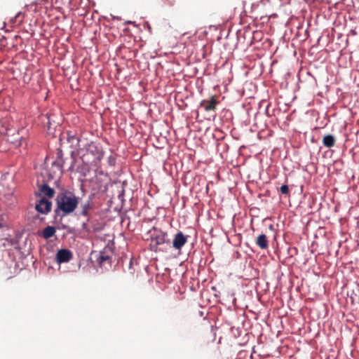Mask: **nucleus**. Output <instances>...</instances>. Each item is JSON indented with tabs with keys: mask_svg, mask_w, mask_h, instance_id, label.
<instances>
[{
	"mask_svg": "<svg viewBox=\"0 0 359 359\" xmlns=\"http://www.w3.org/2000/svg\"><path fill=\"white\" fill-rule=\"evenodd\" d=\"M56 212H62L64 215L73 212L79 205V197L73 192L64 190L56 197Z\"/></svg>",
	"mask_w": 359,
	"mask_h": 359,
	"instance_id": "nucleus-1",
	"label": "nucleus"
},
{
	"mask_svg": "<svg viewBox=\"0 0 359 359\" xmlns=\"http://www.w3.org/2000/svg\"><path fill=\"white\" fill-rule=\"evenodd\" d=\"M114 257V248H103L100 250H93L89 259L93 264L108 269L111 266Z\"/></svg>",
	"mask_w": 359,
	"mask_h": 359,
	"instance_id": "nucleus-2",
	"label": "nucleus"
},
{
	"mask_svg": "<svg viewBox=\"0 0 359 359\" xmlns=\"http://www.w3.org/2000/svg\"><path fill=\"white\" fill-rule=\"evenodd\" d=\"M103 155L101 149L94 143H90L87 145L85 153L81 155V159L85 164L96 165L102 160Z\"/></svg>",
	"mask_w": 359,
	"mask_h": 359,
	"instance_id": "nucleus-3",
	"label": "nucleus"
},
{
	"mask_svg": "<svg viewBox=\"0 0 359 359\" xmlns=\"http://www.w3.org/2000/svg\"><path fill=\"white\" fill-rule=\"evenodd\" d=\"M149 233L151 238L150 247H156L163 244H170V240L168 238L167 233L162 231L154 228L149 231Z\"/></svg>",
	"mask_w": 359,
	"mask_h": 359,
	"instance_id": "nucleus-4",
	"label": "nucleus"
},
{
	"mask_svg": "<svg viewBox=\"0 0 359 359\" xmlns=\"http://www.w3.org/2000/svg\"><path fill=\"white\" fill-rule=\"evenodd\" d=\"M52 207V203L46 198H41L38 203L36 204V210L42 214L48 213Z\"/></svg>",
	"mask_w": 359,
	"mask_h": 359,
	"instance_id": "nucleus-5",
	"label": "nucleus"
},
{
	"mask_svg": "<svg viewBox=\"0 0 359 359\" xmlns=\"http://www.w3.org/2000/svg\"><path fill=\"white\" fill-rule=\"evenodd\" d=\"M73 257L72 253L67 249L61 248L56 255V260L58 263H64L70 261Z\"/></svg>",
	"mask_w": 359,
	"mask_h": 359,
	"instance_id": "nucleus-6",
	"label": "nucleus"
},
{
	"mask_svg": "<svg viewBox=\"0 0 359 359\" xmlns=\"http://www.w3.org/2000/svg\"><path fill=\"white\" fill-rule=\"evenodd\" d=\"M218 104V101L215 96H212L210 100H203L200 103V107L203 108L205 111H215Z\"/></svg>",
	"mask_w": 359,
	"mask_h": 359,
	"instance_id": "nucleus-7",
	"label": "nucleus"
},
{
	"mask_svg": "<svg viewBox=\"0 0 359 359\" xmlns=\"http://www.w3.org/2000/svg\"><path fill=\"white\" fill-rule=\"evenodd\" d=\"M189 238V236L184 235L182 231L177 232L172 239L173 247H182Z\"/></svg>",
	"mask_w": 359,
	"mask_h": 359,
	"instance_id": "nucleus-8",
	"label": "nucleus"
},
{
	"mask_svg": "<svg viewBox=\"0 0 359 359\" xmlns=\"http://www.w3.org/2000/svg\"><path fill=\"white\" fill-rule=\"evenodd\" d=\"M40 192L44 196H46L49 198H53L55 194V191L53 189L50 188L48 184H44L40 187Z\"/></svg>",
	"mask_w": 359,
	"mask_h": 359,
	"instance_id": "nucleus-9",
	"label": "nucleus"
},
{
	"mask_svg": "<svg viewBox=\"0 0 359 359\" xmlns=\"http://www.w3.org/2000/svg\"><path fill=\"white\" fill-rule=\"evenodd\" d=\"M335 138L332 135H327L324 136L323 139V144L325 147L327 148H331L334 146L335 144Z\"/></svg>",
	"mask_w": 359,
	"mask_h": 359,
	"instance_id": "nucleus-10",
	"label": "nucleus"
},
{
	"mask_svg": "<svg viewBox=\"0 0 359 359\" xmlns=\"http://www.w3.org/2000/svg\"><path fill=\"white\" fill-rule=\"evenodd\" d=\"M55 231H56V230L54 226H48L43 230L42 236L45 238H49L55 234Z\"/></svg>",
	"mask_w": 359,
	"mask_h": 359,
	"instance_id": "nucleus-11",
	"label": "nucleus"
},
{
	"mask_svg": "<svg viewBox=\"0 0 359 359\" xmlns=\"http://www.w3.org/2000/svg\"><path fill=\"white\" fill-rule=\"evenodd\" d=\"M81 210L79 212L80 215H82L83 217H88L89 215V211L91 209V205L89 201L87 203H85L83 204H81Z\"/></svg>",
	"mask_w": 359,
	"mask_h": 359,
	"instance_id": "nucleus-12",
	"label": "nucleus"
},
{
	"mask_svg": "<svg viewBox=\"0 0 359 359\" xmlns=\"http://www.w3.org/2000/svg\"><path fill=\"white\" fill-rule=\"evenodd\" d=\"M256 244L259 247H268V241L266 235H259L256 240Z\"/></svg>",
	"mask_w": 359,
	"mask_h": 359,
	"instance_id": "nucleus-13",
	"label": "nucleus"
},
{
	"mask_svg": "<svg viewBox=\"0 0 359 359\" xmlns=\"http://www.w3.org/2000/svg\"><path fill=\"white\" fill-rule=\"evenodd\" d=\"M23 15H22V13L20 12H19L14 18V19H12L11 20V22H15L17 21H18L19 23H21L23 20Z\"/></svg>",
	"mask_w": 359,
	"mask_h": 359,
	"instance_id": "nucleus-14",
	"label": "nucleus"
},
{
	"mask_svg": "<svg viewBox=\"0 0 359 359\" xmlns=\"http://www.w3.org/2000/svg\"><path fill=\"white\" fill-rule=\"evenodd\" d=\"M67 140L72 145L74 144L75 142L76 143H78L79 142V140L74 135H71L69 133H67Z\"/></svg>",
	"mask_w": 359,
	"mask_h": 359,
	"instance_id": "nucleus-15",
	"label": "nucleus"
},
{
	"mask_svg": "<svg viewBox=\"0 0 359 359\" xmlns=\"http://www.w3.org/2000/svg\"><path fill=\"white\" fill-rule=\"evenodd\" d=\"M280 191L283 194L287 195L290 192L288 186L286 184L282 185L280 188Z\"/></svg>",
	"mask_w": 359,
	"mask_h": 359,
	"instance_id": "nucleus-16",
	"label": "nucleus"
},
{
	"mask_svg": "<svg viewBox=\"0 0 359 359\" xmlns=\"http://www.w3.org/2000/svg\"><path fill=\"white\" fill-rule=\"evenodd\" d=\"M14 244H15L14 240H13V239H10V240H8V239L6 238V239H5V242H4V243H2V245L5 247V246H6V245H14Z\"/></svg>",
	"mask_w": 359,
	"mask_h": 359,
	"instance_id": "nucleus-17",
	"label": "nucleus"
},
{
	"mask_svg": "<svg viewBox=\"0 0 359 359\" xmlns=\"http://www.w3.org/2000/svg\"><path fill=\"white\" fill-rule=\"evenodd\" d=\"M108 163L109 164V165L111 166H114L115 165V163H116V159L114 157H113L112 156H110L109 158H108Z\"/></svg>",
	"mask_w": 359,
	"mask_h": 359,
	"instance_id": "nucleus-18",
	"label": "nucleus"
},
{
	"mask_svg": "<svg viewBox=\"0 0 359 359\" xmlns=\"http://www.w3.org/2000/svg\"><path fill=\"white\" fill-rule=\"evenodd\" d=\"M288 252L290 253V250H292L294 252H296L297 251V248H287V249Z\"/></svg>",
	"mask_w": 359,
	"mask_h": 359,
	"instance_id": "nucleus-19",
	"label": "nucleus"
},
{
	"mask_svg": "<svg viewBox=\"0 0 359 359\" xmlns=\"http://www.w3.org/2000/svg\"><path fill=\"white\" fill-rule=\"evenodd\" d=\"M29 250H30L29 248H27V254L29 253Z\"/></svg>",
	"mask_w": 359,
	"mask_h": 359,
	"instance_id": "nucleus-20",
	"label": "nucleus"
}]
</instances>
